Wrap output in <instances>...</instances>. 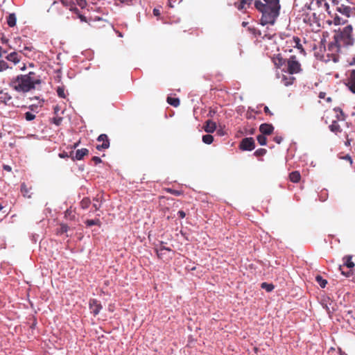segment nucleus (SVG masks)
Wrapping results in <instances>:
<instances>
[{"label": "nucleus", "instance_id": "obj_1", "mask_svg": "<svg viewBox=\"0 0 355 355\" xmlns=\"http://www.w3.org/2000/svg\"><path fill=\"white\" fill-rule=\"evenodd\" d=\"M254 6L261 13L260 21L263 26L275 24L280 12L279 0H254Z\"/></svg>", "mask_w": 355, "mask_h": 355}, {"label": "nucleus", "instance_id": "obj_2", "mask_svg": "<svg viewBox=\"0 0 355 355\" xmlns=\"http://www.w3.org/2000/svg\"><path fill=\"white\" fill-rule=\"evenodd\" d=\"M41 80L35 73L31 71L28 74L19 75L11 80L10 86L17 92L26 93L35 89L36 85H40Z\"/></svg>", "mask_w": 355, "mask_h": 355}, {"label": "nucleus", "instance_id": "obj_3", "mask_svg": "<svg viewBox=\"0 0 355 355\" xmlns=\"http://www.w3.org/2000/svg\"><path fill=\"white\" fill-rule=\"evenodd\" d=\"M352 26L348 25L342 31L339 30L336 32L334 39L336 42H339L341 46H349L354 44V38L352 37Z\"/></svg>", "mask_w": 355, "mask_h": 355}, {"label": "nucleus", "instance_id": "obj_4", "mask_svg": "<svg viewBox=\"0 0 355 355\" xmlns=\"http://www.w3.org/2000/svg\"><path fill=\"white\" fill-rule=\"evenodd\" d=\"M285 67L286 69H283V71L289 74L297 73L302 71L301 64L297 60L295 55H291L287 59Z\"/></svg>", "mask_w": 355, "mask_h": 355}, {"label": "nucleus", "instance_id": "obj_5", "mask_svg": "<svg viewBox=\"0 0 355 355\" xmlns=\"http://www.w3.org/2000/svg\"><path fill=\"white\" fill-rule=\"evenodd\" d=\"M243 150H252L255 147L254 140L252 137H246L241 140L239 146Z\"/></svg>", "mask_w": 355, "mask_h": 355}, {"label": "nucleus", "instance_id": "obj_6", "mask_svg": "<svg viewBox=\"0 0 355 355\" xmlns=\"http://www.w3.org/2000/svg\"><path fill=\"white\" fill-rule=\"evenodd\" d=\"M352 257L350 255H347V256L344 257H343L344 265L339 266V270L341 271V273L343 275H345L346 277H349L351 272H345L343 270V267L346 266L347 268H348L349 269L353 268L354 267V263L352 261Z\"/></svg>", "mask_w": 355, "mask_h": 355}, {"label": "nucleus", "instance_id": "obj_7", "mask_svg": "<svg viewBox=\"0 0 355 355\" xmlns=\"http://www.w3.org/2000/svg\"><path fill=\"white\" fill-rule=\"evenodd\" d=\"M97 141L98 142H101V144H97L96 145V149L98 150H102L104 149H107L110 146V140L108 139V137L105 134H101L98 136Z\"/></svg>", "mask_w": 355, "mask_h": 355}, {"label": "nucleus", "instance_id": "obj_8", "mask_svg": "<svg viewBox=\"0 0 355 355\" xmlns=\"http://www.w3.org/2000/svg\"><path fill=\"white\" fill-rule=\"evenodd\" d=\"M347 86L349 89L355 94V69L351 71L350 74L347 78Z\"/></svg>", "mask_w": 355, "mask_h": 355}, {"label": "nucleus", "instance_id": "obj_9", "mask_svg": "<svg viewBox=\"0 0 355 355\" xmlns=\"http://www.w3.org/2000/svg\"><path fill=\"white\" fill-rule=\"evenodd\" d=\"M274 127L270 123H262L259 126V131L262 135H270L273 132Z\"/></svg>", "mask_w": 355, "mask_h": 355}, {"label": "nucleus", "instance_id": "obj_10", "mask_svg": "<svg viewBox=\"0 0 355 355\" xmlns=\"http://www.w3.org/2000/svg\"><path fill=\"white\" fill-rule=\"evenodd\" d=\"M60 4L62 5L63 6H64L66 8H68L69 9V10L73 11L74 12H76L78 11V9L73 4H71L67 0H61L60 3L54 1L52 3V6H55L57 5L58 6Z\"/></svg>", "mask_w": 355, "mask_h": 355}, {"label": "nucleus", "instance_id": "obj_11", "mask_svg": "<svg viewBox=\"0 0 355 355\" xmlns=\"http://www.w3.org/2000/svg\"><path fill=\"white\" fill-rule=\"evenodd\" d=\"M300 42V39L298 37H293L292 40H291L290 43L293 45V47L299 49L300 51V53L304 55L306 54V52Z\"/></svg>", "mask_w": 355, "mask_h": 355}, {"label": "nucleus", "instance_id": "obj_12", "mask_svg": "<svg viewBox=\"0 0 355 355\" xmlns=\"http://www.w3.org/2000/svg\"><path fill=\"white\" fill-rule=\"evenodd\" d=\"M286 59H284L279 54L273 57L272 62L277 68H282L284 65L286 66Z\"/></svg>", "mask_w": 355, "mask_h": 355}, {"label": "nucleus", "instance_id": "obj_13", "mask_svg": "<svg viewBox=\"0 0 355 355\" xmlns=\"http://www.w3.org/2000/svg\"><path fill=\"white\" fill-rule=\"evenodd\" d=\"M166 250L168 252L171 251V249L169 248H166L163 245V242H161L159 248H155V251L157 254V256L159 259H163L164 257V251Z\"/></svg>", "mask_w": 355, "mask_h": 355}, {"label": "nucleus", "instance_id": "obj_14", "mask_svg": "<svg viewBox=\"0 0 355 355\" xmlns=\"http://www.w3.org/2000/svg\"><path fill=\"white\" fill-rule=\"evenodd\" d=\"M336 10L341 13L342 15H344L347 17H349L351 14V8L347 6H345L343 4H341L340 6H337Z\"/></svg>", "mask_w": 355, "mask_h": 355}, {"label": "nucleus", "instance_id": "obj_15", "mask_svg": "<svg viewBox=\"0 0 355 355\" xmlns=\"http://www.w3.org/2000/svg\"><path fill=\"white\" fill-rule=\"evenodd\" d=\"M216 128V124L215 122H214L211 120H207L205 122V125L204 126V130L205 132H207L208 133H212L215 131Z\"/></svg>", "mask_w": 355, "mask_h": 355}, {"label": "nucleus", "instance_id": "obj_16", "mask_svg": "<svg viewBox=\"0 0 355 355\" xmlns=\"http://www.w3.org/2000/svg\"><path fill=\"white\" fill-rule=\"evenodd\" d=\"M89 150L87 148H81L76 150L75 156H72L73 160H81L83 157L87 155Z\"/></svg>", "mask_w": 355, "mask_h": 355}, {"label": "nucleus", "instance_id": "obj_17", "mask_svg": "<svg viewBox=\"0 0 355 355\" xmlns=\"http://www.w3.org/2000/svg\"><path fill=\"white\" fill-rule=\"evenodd\" d=\"M12 99V96L7 92L0 91V102L4 105H10V102Z\"/></svg>", "mask_w": 355, "mask_h": 355}, {"label": "nucleus", "instance_id": "obj_18", "mask_svg": "<svg viewBox=\"0 0 355 355\" xmlns=\"http://www.w3.org/2000/svg\"><path fill=\"white\" fill-rule=\"evenodd\" d=\"M6 59L10 62H14L15 64H17L19 62V61L21 59V57L20 55H19L18 53L14 51L10 53L6 56Z\"/></svg>", "mask_w": 355, "mask_h": 355}, {"label": "nucleus", "instance_id": "obj_19", "mask_svg": "<svg viewBox=\"0 0 355 355\" xmlns=\"http://www.w3.org/2000/svg\"><path fill=\"white\" fill-rule=\"evenodd\" d=\"M21 193L24 197L30 198L32 193H31V187L28 188L26 184L24 182L21 184Z\"/></svg>", "mask_w": 355, "mask_h": 355}, {"label": "nucleus", "instance_id": "obj_20", "mask_svg": "<svg viewBox=\"0 0 355 355\" xmlns=\"http://www.w3.org/2000/svg\"><path fill=\"white\" fill-rule=\"evenodd\" d=\"M329 128L330 130L335 134L340 133L342 132V128L337 121H333Z\"/></svg>", "mask_w": 355, "mask_h": 355}, {"label": "nucleus", "instance_id": "obj_21", "mask_svg": "<svg viewBox=\"0 0 355 355\" xmlns=\"http://www.w3.org/2000/svg\"><path fill=\"white\" fill-rule=\"evenodd\" d=\"M301 179V175L299 171H293L289 174V180L294 183H297Z\"/></svg>", "mask_w": 355, "mask_h": 355}, {"label": "nucleus", "instance_id": "obj_22", "mask_svg": "<svg viewBox=\"0 0 355 355\" xmlns=\"http://www.w3.org/2000/svg\"><path fill=\"white\" fill-rule=\"evenodd\" d=\"M7 24L9 27H14L17 23V17L15 13H10L6 18Z\"/></svg>", "mask_w": 355, "mask_h": 355}, {"label": "nucleus", "instance_id": "obj_23", "mask_svg": "<svg viewBox=\"0 0 355 355\" xmlns=\"http://www.w3.org/2000/svg\"><path fill=\"white\" fill-rule=\"evenodd\" d=\"M342 46L339 42H336L334 39V42H331L328 45L329 50L331 52H338Z\"/></svg>", "mask_w": 355, "mask_h": 355}, {"label": "nucleus", "instance_id": "obj_24", "mask_svg": "<svg viewBox=\"0 0 355 355\" xmlns=\"http://www.w3.org/2000/svg\"><path fill=\"white\" fill-rule=\"evenodd\" d=\"M166 101L168 104L177 107L180 105V99L178 98H173V97H167Z\"/></svg>", "mask_w": 355, "mask_h": 355}, {"label": "nucleus", "instance_id": "obj_25", "mask_svg": "<svg viewBox=\"0 0 355 355\" xmlns=\"http://www.w3.org/2000/svg\"><path fill=\"white\" fill-rule=\"evenodd\" d=\"M248 2V0H239V1L234 3V6L239 10H243L246 8L245 6Z\"/></svg>", "mask_w": 355, "mask_h": 355}, {"label": "nucleus", "instance_id": "obj_26", "mask_svg": "<svg viewBox=\"0 0 355 355\" xmlns=\"http://www.w3.org/2000/svg\"><path fill=\"white\" fill-rule=\"evenodd\" d=\"M34 48L31 45L24 46L23 49H21L19 51L24 53L26 56L29 57V53L33 51Z\"/></svg>", "mask_w": 355, "mask_h": 355}, {"label": "nucleus", "instance_id": "obj_27", "mask_svg": "<svg viewBox=\"0 0 355 355\" xmlns=\"http://www.w3.org/2000/svg\"><path fill=\"white\" fill-rule=\"evenodd\" d=\"M96 302V301L95 300H91L89 302L90 309L94 315H97L99 313L100 309L101 308V306L99 305H96L95 307H94L92 303L95 304Z\"/></svg>", "mask_w": 355, "mask_h": 355}, {"label": "nucleus", "instance_id": "obj_28", "mask_svg": "<svg viewBox=\"0 0 355 355\" xmlns=\"http://www.w3.org/2000/svg\"><path fill=\"white\" fill-rule=\"evenodd\" d=\"M56 92H57L58 96L60 98H66L65 88L63 85L58 87L56 89Z\"/></svg>", "mask_w": 355, "mask_h": 355}, {"label": "nucleus", "instance_id": "obj_29", "mask_svg": "<svg viewBox=\"0 0 355 355\" xmlns=\"http://www.w3.org/2000/svg\"><path fill=\"white\" fill-rule=\"evenodd\" d=\"M315 281L320 286L321 288H324L327 284V281L323 279L320 275L315 277Z\"/></svg>", "mask_w": 355, "mask_h": 355}, {"label": "nucleus", "instance_id": "obj_30", "mask_svg": "<svg viewBox=\"0 0 355 355\" xmlns=\"http://www.w3.org/2000/svg\"><path fill=\"white\" fill-rule=\"evenodd\" d=\"M214 141L212 135L207 134L202 136V141L206 144H211Z\"/></svg>", "mask_w": 355, "mask_h": 355}, {"label": "nucleus", "instance_id": "obj_31", "mask_svg": "<svg viewBox=\"0 0 355 355\" xmlns=\"http://www.w3.org/2000/svg\"><path fill=\"white\" fill-rule=\"evenodd\" d=\"M90 203H91L90 200L87 198H85L80 202V207L83 209H86L89 207Z\"/></svg>", "mask_w": 355, "mask_h": 355}, {"label": "nucleus", "instance_id": "obj_32", "mask_svg": "<svg viewBox=\"0 0 355 355\" xmlns=\"http://www.w3.org/2000/svg\"><path fill=\"white\" fill-rule=\"evenodd\" d=\"M261 288L265 289L268 292L272 291L275 286L272 284H268L266 282H263L261 285Z\"/></svg>", "mask_w": 355, "mask_h": 355}, {"label": "nucleus", "instance_id": "obj_33", "mask_svg": "<svg viewBox=\"0 0 355 355\" xmlns=\"http://www.w3.org/2000/svg\"><path fill=\"white\" fill-rule=\"evenodd\" d=\"M257 141L259 142V144L261 146H265L266 145V143H267V139L266 137H265L264 135H259L257 136Z\"/></svg>", "mask_w": 355, "mask_h": 355}, {"label": "nucleus", "instance_id": "obj_34", "mask_svg": "<svg viewBox=\"0 0 355 355\" xmlns=\"http://www.w3.org/2000/svg\"><path fill=\"white\" fill-rule=\"evenodd\" d=\"M334 111L336 112H339V115L337 116L338 120L344 121L345 119V114L343 113V110L340 107H336L334 108Z\"/></svg>", "mask_w": 355, "mask_h": 355}, {"label": "nucleus", "instance_id": "obj_35", "mask_svg": "<svg viewBox=\"0 0 355 355\" xmlns=\"http://www.w3.org/2000/svg\"><path fill=\"white\" fill-rule=\"evenodd\" d=\"M24 118L26 119V121H33V119H35V115L33 113H32L31 112H26L24 114Z\"/></svg>", "mask_w": 355, "mask_h": 355}, {"label": "nucleus", "instance_id": "obj_36", "mask_svg": "<svg viewBox=\"0 0 355 355\" xmlns=\"http://www.w3.org/2000/svg\"><path fill=\"white\" fill-rule=\"evenodd\" d=\"M267 150L264 148H259V149H257L255 152H254V155L257 156V157H260V156H263L266 153Z\"/></svg>", "mask_w": 355, "mask_h": 355}, {"label": "nucleus", "instance_id": "obj_37", "mask_svg": "<svg viewBox=\"0 0 355 355\" xmlns=\"http://www.w3.org/2000/svg\"><path fill=\"white\" fill-rule=\"evenodd\" d=\"M68 230H69V227H68L67 225H66V224H61L60 230L58 231V233L61 234H64V233H66V232H67Z\"/></svg>", "mask_w": 355, "mask_h": 355}, {"label": "nucleus", "instance_id": "obj_38", "mask_svg": "<svg viewBox=\"0 0 355 355\" xmlns=\"http://www.w3.org/2000/svg\"><path fill=\"white\" fill-rule=\"evenodd\" d=\"M98 221H99L98 220L90 219V220H87L85 222V223L87 227H92L93 225H96Z\"/></svg>", "mask_w": 355, "mask_h": 355}, {"label": "nucleus", "instance_id": "obj_39", "mask_svg": "<svg viewBox=\"0 0 355 355\" xmlns=\"http://www.w3.org/2000/svg\"><path fill=\"white\" fill-rule=\"evenodd\" d=\"M8 68V63L3 60H0V71H3L7 69Z\"/></svg>", "mask_w": 355, "mask_h": 355}, {"label": "nucleus", "instance_id": "obj_40", "mask_svg": "<svg viewBox=\"0 0 355 355\" xmlns=\"http://www.w3.org/2000/svg\"><path fill=\"white\" fill-rule=\"evenodd\" d=\"M346 21L342 20V19L338 16H336L334 19V23L335 25L343 24Z\"/></svg>", "mask_w": 355, "mask_h": 355}, {"label": "nucleus", "instance_id": "obj_41", "mask_svg": "<svg viewBox=\"0 0 355 355\" xmlns=\"http://www.w3.org/2000/svg\"><path fill=\"white\" fill-rule=\"evenodd\" d=\"M53 123L56 125H60L62 121V117H60V116H56V117H54L53 119Z\"/></svg>", "mask_w": 355, "mask_h": 355}, {"label": "nucleus", "instance_id": "obj_42", "mask_svg": "<svg viewBox=\"0 0 355 355\" xmlns=\"http://www.w3.org/2000/svg\"><path fill=\"white\" fill-rule=\"evenodd\" d=\"M73 151H71L70 156L72 157ZM60 158H68L69 155L66 152H63L59 154Z\"/></svg>", "mask_w": 355, "mask_h": 355}, {"label": "nucleus", "instance_id": "obj_43", "mask_svg": "<svg viewBox=\"0 0 355 355\" xmlns=\"http://www.w3.org/2000/svg\"><path fill=\"white\" fill-rule=\"evenodd\" d=\"M168 191L173 195H175V196H180L181 193L179 191L171 189H168Z\"/></svg>", "mask_w": 355, "mask_h": 355}, {"label": "nucleus", "instance_id": "obj_44", "mask_svg": "<svg viewBox=\"0 0 355 355\" xmlns=\"http://www.w3.org/2000/svg\"><path fill=\"white\" fill-rule=\"evenodd\" d=\"M133 0H115V4L118 5V1L120 3H125L126 4H129L132 3Z\"/></svg>", "mask_w": 355, "mask_h": 355}, {"label": "nucleus", "instance_id": "obj_45", "mask_svg": "<svg viewBox=\"0 0 355 355\" xmlns=\"http://www.w3.org/2000/svg\"><path fill=\"white\" fill-rule=\"evenodd\" d=\"M282 139H283L282 137L280 136H276L273 139L274 141H275L277 144H280L282 142Z\"/></svg>", "mask_w": 355, "mask_h": 355}, {"label": "nucleus", "instance_id": "obj_46", "mask_svg": "<svg viewBox=\"0 0 355 355\" xmlns=\"http://www.w3.org/2000/svg\"><path fill=\"white\" fill-rule=\"evenodd\" d=\"M264 112H265L266 114L269 115V116H272L273 115V114L270 112V110H269L268 107H267V106L264 107Z\"/></svg>", "mask_w": 355, "mask_h": 355}, {"label": "nucleus", "instance_id": "obj_47", "mask_svg": "<svg viewBox=\"0 0 355 355\" xmlns=\"http://www.w3.org/2000/svg\"><path fill=\"white\" fill-rule=\"evenodd\" d=\"M92 160L94 162L95 164H97L101 162V159L96 156L93 157Z\"/></svg>", "mask_w": 355, "mask_h": 355}, {"label": "nucleus", "instance_id": "obj_48", "mask_svg": "<svg viewBox=\"0 0 355 355\" xmlns=\"http://www.w3.org/2000/svg\"><path fill=\"white\" fill-rule=\"evenodd\" d=\"M178 214L179 217L181 218H184L186 216V213L182 210L179 211L178 212Z\"/></svg>", "mask_w": 355, "mask_h": 355}, {"label": "nucleus", "instance_id": "obj_49", "mask_svg": "<svg viewBox=\"0 0 355 355\" xmlns=\"http://www.w3.org/2000/svg\"><path fill=\"white\" fill-rule=\"evenodd\" d=\"M153 15L155 16H159L160 15V10L158 8H154L153 9Z\"/></svg>", "mask_w": 355, "mask_h": 355}, {"label": "nucleus", "instance_id": "obj_50", "mask_svg": "<svg viewBox=\"0 0 355 355\" xmlns=\"http://www.w3.org/2000/svg\"><path fill=\"white\" fill-rule=\"evenodd\" d=\"M347 315H349L352 318L355 319V313L352 310L348 311Z\"/></svg>", "mask_w": 355, "mask_h": 355}, {"label": "nucleus", "instance_id": "obj_51", "mask_svg": "<svg viewBox=\"0 0 355 355\" xmlns=\"http://www.w3.org/2000/svg\"><path fill=\"white\" fill-rule=\"evenodd\" d=\"M3 170H5V171H9V172H10V171H11V170H12V168H11V166H9V165H6V164H4V165L3 166Z\"/></svg>", "mask_w": 355, "mask_h": 355}, {"label": "nucleus", "instance_id": "obj_52", "mask_svg": "<svg viewBox=\"0 0 355 355\" xmlns=\"http://www.w3.org/2000/svg\"><path fill=\"white\" fill-rule=\"evenodd\" d=\"M53 110H54V113L55 114H57L58 113V112L60 111V107L58 105L55 106L53 108Z\"/></svg>", "mask_w": 355, "mask_h": 355}, {"label": "nucleus", "instance_id": "obj_53", "mask_svg": "<svg viewBox=\"0 0 355 355\" xmlns=\"http://www.w3.org/2000/svg\"><path fill=\"white\" fill-rule=\"evenodd\" d=\"M341 0H331L332 3L334 4V5H337L338 6V4L340 3Z\"/></svg>", "mask_w": 355, "mask_h": 355}, {"label": "nucleus", "instance_id": "obj_54", "mask_svg": "<svg viewBox=\"0 0 355 355\" xmlns=\"http://www.w3.org/2000/svg\"><path fill=\"white\" fill-rule=\"evenodd\" d=\"M8 41V40L7 38H6L5 37H1V42L3 44L6 43Z\"/></svg>", "mask_w": 355, "mask_h": 355}, {"label": "nucleus", "instance_id": "obj_55", "mask_svg": "<svg viewBox=\"0 0 355 355\" xmlns=\"http://www.w3.org/2000/svg\"><path fill=\"white\" fill-rule=\"evenodd\" d=\"M114 32L117 34V35L120 37H123V35L121 34V32H119V31H116V30H114Z\"/></svg>", "mask_w": 355, "mask_h": 355}, {"label": "nucleus", "instance_id": "obj_56", "mask_svg": "<svg viewBox=\"0 0 355 355\" xmlns=\"http://www.w3.org/2000/svg\"><path fill=\"white\" fill-rule=\"evenodd\" d=\"M6 51H3L2 48L0 46V58L2 56L3 53H6Z\"/></svg>", "mask_w": 355, "mask_h": 355}, {"label": "nucleus", "instance_id": "obj_57", "mask_svg": "<svg viewBox=\"0 0 355 355\" xmlns=\"http://www.w3.org/2000/svg\"><path fill=\"white\" fill-rule=\"evenodd\" d=\"M252 1H253V0H248V2L246 4L248 8L250 6V5L252 4Z\"/></svg>", "mask_w": 355, "mask_h": 355}, {"label": "nucleus", "instance_id": "obj_58", "mask_svg": "<svg viewBox=\"0 0 355 355\" xmlns=\"http://www.w3.org/2000/svg\"><path fill=\"white\" fill-rule=\"evenodd\" d=\"M324 7L326 8V10H328V9H329V4L327 2L324 3Z\"/></svg>", "mask_w": 355, "mask_h": 355}, {"label": "nucleus", "instance_id": "obj_59", "mask_svg": "<svg viewBox=\"0 0 355 355\" xmlns=\"http://www.w3.org/2000/svg\"><path fill=\"white\" fill-rule=\"evenodd\" d=\"M34 107H35V106H34V105H31V106L29 107V108H30L32 111L34 110Z\"/></svg>", "mask_w": 355, "mask_h": 355}, {"label": "nucleus", "instance_id": "obj_60", "mask_svg": "<svg viewBox=\"0 0 355 355\" xmlns=\"http://www.w3.org/2000/svg\"><path fill=\"white\" fill-rule=\"evenodd\" d=\"M3 208V206L2 205L1 203H0V211H1Z\"/></svg>", "mask_w": 355, "mask_h": 355}, {"label": "nucleus", "instance_id": "obj_61", "mask_svg": "<svg viewBox=\"0 0 355 355\" xmlns=\"http://www.w3.org/2000/svg\"><path fill=\"white\" fill-rule=\"evenodd\" d=\"M340 355H347V354L345 352H340Z\"/></svg>", "mask_w": 355, "mask_h": 355}, {"label": "nucleus", "instance_id": "obj_62", "mask_svg": "<svg viewBox=\"0 0 355 355\" xmlns=\"http://www.w3.org/2000/svg\"><path fill=\"white\" fill-rule=\"evenodd\" d=\"M77 146H78V144H75L73 145V148H76V147H77Z\"/></svg>", "mask_w": 355, "mask_h": 355}, {"label": "nucleus", "instance_id": "obj_63", "mask_svg": "<svg viewBox=\"0 0 355 355\" xmlns=\"http://www.w3.org/2000/svg\"><path fill=\"white\" fill-rule=\"evenodd\" d=\"M323 97V95H322V94H320V98H322Z\"/></svg>", "mask_w": 355, "mask_h": 355}, {"label": "nucleus", "instance_id": "obj_64", "mask_svg": "<svg viewBox=\"0 0 355 355\" xmlns=\"http://www.w3.org/2000/svg\"><path fill=\"white\" fill-rule=\"evenodd\" d=\"M323 97V95H322V94H320V98H322Z\"/></svg>", "mask_w": 355, "mask_h": 355}]
</instances>
